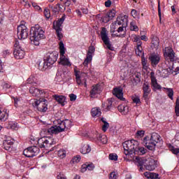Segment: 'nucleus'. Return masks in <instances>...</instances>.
Instances as JSON below:
<instances>
[{"label": "nucleus", "instance_id": "32", "mask_svg": "<svg viewBox=\"0 0 179 179\" xmlns=\"http://www.w3.org/2000/svg\"><path fill=\"white\" fill-rule=\"evenodd\" d=\"M146 152H148V150L145 149V148H143V147L139 148V145H138L136 148V150L134 151V155H145V153H146Z\"/></svg>", "mask_w": 179, "mask_h": 179}, {"label": "nucleus", "instance_id": "29", "mask_svg": "<svg viewBox=\"0 0 179 179\" xmlns=\"http://www.w3.org/2000/svg\"><path fill=\"white\" fill-rule=\"evenodd\" d=\"M145 177L147 178H151V179H160V177L158 173H152V172H145L144 173Z\"/></svg>", "mask_w": 179, "mask_h": 179}, {"label": "nucleus", "instance_id": "20", "mask_svg": "<svg viewBox=\"0 0 179 179\" xmlns=\"http://www.w3.org/2000/svg\"><path fill=\"white\" fill-rule=\"evenodd\" d=\"M38 68L39 71H44L46 69H48V68H50V66L48 65V63H47V61L45 59L43 60H39L38 62Z\"/></svg>", "mask_w": 179, "mask_h": 179}, {"label": "nucleus", "instance_id": "17", "mask_svg": "<svg viewBox=\"0 0 179 179\" xmlns=\"http://www.w3.org/2000/svg\"><path fill=\"white\" fill-rule=\"evenodd\" d=\"M173 67H168L167 69H164L162 71L158 70L157 73H159L161 78H168L171 73H173Z\"/></svg>", "mask_w": 179, "mask_h": 179}, {"label": "nucleus", "instance_id": "33", "mask_svg": "<svg viewBox=\"0 0 179 179\" xmlns=\"http://www.w3.org/2000/svg\"><path fill=\"white\" fill-rule=\"evenodd\" d=\"M92 117H100L101 115V110L100 108H93L91 110Z\"/></svg>", "mask_w": 179, "mask_h": 179}, {"label": "nucleus", "instance_id": "3", "mask_svg": "<svg viewBox=\"0 0 179 179\" xmlns=\"http://www.w3.org/2000/svg\"><path fill=\"white\" fill-rule=\"evenodd\" d=\"M69 124H71V121L69 120H66L64 121L59 120L58 126L51 127L48 129V132L50 135H57V134H59V132H64L65 129H68V128H69Z\"/></svg>", "mask_w": 179, "mask_h": 179}, {"label": "nucleus", "instance_id": "43", "mask_svg": "<svg viewBox=\"0 0 179 179\" xmlns=\"http://www.w3.org/2000/svg\"><path fill=\"white\" fill-rule=\"evenodd\" d=\"M7 128H8L9 129H16V128H17V123L10 122L8 124Z\"/></svg>", "mask_w": 179, "mask_h": 179}, {"label": "nucleus", "instance_id": "48", "mask_svg": "<svg viewBox=\"0 0 179 179\" xmlns=\"http://www.w3.org/2000/svg\"><path fill=\"white\" fill-rule=\"evenodd\" d=\"M136 159L138 163V166H143V164H147L146 162H148V159H146L136 158Z\"/></svg>", "mask_w": 179, "mask_h": 179}, {"label": "nucleus", "instance_id": "39", "mask_svg": "<svg viewBox=\"0 0 179 179\" xmlns=\"http://www.w3.org/2000/svg\"><path fill=\"white\" fill-rule=\"evenodd\" d=\"M11 99L13 100L14 107L17 108V107H19L20 105V98L12 96Z\"/></svg>", "mask_w": 179, "mask_h": 179}, {"label": "nucleus", "instance_id": "53", "mask_svg": "<svg viewBox=\"0 0 179 179\" xmlns=\"http://www.w3.org/2000/svg\"><path fill=\"white\" fill-rule=\"evenodd\" d=\"M143 49L142 48H136V54L138 57H141V55H143Z\"/></svg>", "mask_w": 179, "mask_h": 179}, {"label": "nucleus", "instance_id": "2", "mask_svg": "<svg viewBox=\"0 0 179 179\" xmlns=\"http://www.w3.org/2000/svg\"><path fill=\"white\" fill-rule=\"evenodd\" d=\"M160 135L157 133H152L150 136H145L142 141V145L145 146L148 150H155L156 144L160 142Z\"/></svg>", "mask_w": 179, "mask_h": 179}, {"label": "nucleus", "instance_id": "56", "mask_svg": "<svg viewBox=\"0 0 179 179\" xmlns=\"http://www.w3.org/2000/svg\"><path fill=\"white\" fill-rule=\"evenodd\" d=\"M131 16L134 17V19H136V17H139V13L135 9L131 10Z\"/></svg>", "mask_w": 179, "mask_h": 179}, {"label": "nucleus", "instance_id": "16", "mask_svg": "<svg viewBox=\"0 0 179 179\" xmlns=\"http://www.w3.org/2000/svg\"><path fill=\"white\" fill-rule=\"evenodd\" d=\"M115 24L118 26L127 27L128 24V15H120L117 17Z\"/></svg>", "mask_w": 179, "mask_h": 179}, {"label": "nucleus", "instance_id": "61", "mask_svg": "<svg viewBox=\"0 0 179 179\" xmlns=\"http://www.w3.org/2000/svg\"><path fill=\"white\" fill-rule=\"evenodd\" d=\"M145 135V131L140 130L136 132V136H140V138H142Z\"/></svg>", "mask_w": 179, "mask_h": 179}, {"label": "nucleus", "instance_id": "7", "mask_svg": "<svg viewBox=\"0 0 179 179\" xmlns=\"http://www.w3.org/2000/svg\"><path fill=\"white\" fill-rule=\"evenodd\" d=\"M40 153V148L36 145L30 146L24 150L23 155L26 157L31 158L37 156Z\"/></svg>", "mask_w": 179, "mask_h": 179}, {"label": "nucleus", "instance_id": "51", "mask_svg": "<svg viewBox=\"0 0 179 179\" xmlns=\"http://www.w3.org/2000/svg\"><path fill=\"white\" fill-rule=\"evenodd\" d=\"M141 64H142L143 69H148V60H146V59H145V57H142Z\"/></svg>", "mask_w": 179, "mask_h": 179}, {"label": "nucleus", "instance_id": "31", "mask_svg": "<svg viewBox=\"0 0 179 179\" xmlns=\"http://www.w3.org/2000/svg\"><path fill=\"white\" fill-rule=\"evenodd\" d=\"M92 151V148H90V145L86 144L84 145L81 148H80V153L83 155H87V153H90Z\"/></svg>", "mask_w": 179, "mask_h": 179}, {"label": "nucleus", "instance_id": "19", "mask_svg": "<svg viewBox=\"0 0 179 179\" xmlns=\"http://www.w3.org/2000/svg\"><path fill=\"white\" fill-rule=\"evenodd\" d=\"M29 93L31 94L34 97H40L43 93V90L36 88L35 87H31L29 88Z\"/></svg>", "mask_w": 179, "mask_h": 179}, {"label": "nucleus", "instance_id": "12", "mask_svg": "<svg viewBox=\"0 0 179 179\" xmlns=\"http://www.w3.org/2000/svg\"><path fill=\"white\" fill-rule=\"evenodd\" d=\"M150 78L152 90H154V92H156V90H161L162 86L157 83V79H156V77L155 76V72L152 71L150 73Z\"/></svg>", "mask_w": 179, "mask_h": 179}, {"label": "nucleus", "instance_id": "57", "mask_svg": "<svg viewBox=\"0 0 179 179\" xmlns=\"http://www.w3.org/2000/svg\"><path fill=\"white\" fill-rule=\"evenodd\" d=\"M133 82H134V83H139L141 82V75H135V78L133 79Z\"/></svg>", "mask_w": 179, "mask_h": 179}, {"label": "nucleus", "instance_id": "47", "mask_svg": "<svg viewBox=\"0 0 179 179\" xmlns=\"http://www.w3.org/2000/svg\"><path fill=\"white\" fill-rule=\"evenodd\" d=\"M6 117V112L2 111V108H0V121H5Z\"/></svg>", "mask_w": 179, "mask_h": 179}, {"label": "nucleus", "instance_id": "46", "mask_svg": "<svg viewBox=\"0 0 179 179\" xmlns=\"http://www.w3.org/2000/svg\"><path fill=\"white\" fill-rule=\"evenodd\" d=\"M169 149L173 155H179V148H176L174 146L170 145Z\"/></svg>", "mask_w": 179, "mask_h": 179}, {"label": "nucleus", "instance_id": "4", "mask_svg": "<svg viewBox=\"0 0 179 179\" xmlns=\"http://www.w3.org/2000/svg\"><path fill=\"white\" fill-rule=\"evenodd\" d=\"M138 143L135 140L127 141L122 143L124 155L126 156H131L135 154V150L138 148Z\"/></svg>", "mask_w": 179, "mask_h": 179}, {"label": "nucleus", "instance_id": "22", "mask_svg": "<svg viewBox=\"0 0 179 179\" xmlns=\"http://www.w3.org/2000/svg\"><path fill=\"white\" fill-rule=\"evenodd\" d=\"M151 39V48H152V50H157V48H159V45H160V40L156 36H152Z\"/></svg>", "mask_w": 179, "mask_h": 179}, {"label": "nucleus", "instance_id": "38", "mask_svg": "<svg viewBox=\"0 0 179 179\" xmlns=\"http://www.w3.org/2000/svg\"><path fill=\"white\" fill-rule=\"evenodd\" d=\"M50 8L52 9V12L55 13V15H58L59 13V10H61V8H59V3H57L55 6H50Z\"/></svg>", "mask_w": 179, "mask_h": 179}, {"label": "nucleus", "instance_id": "28", "mask_svg": "<svg viewBox=\"0 0 179 179\" xmlns=\"http://www.w3.org/2000/svg\"><path fill=\"white\" fill-rule=\"evenodd\" d=\"M102 108H103V111H110L113 108V101L108 99L106 103H102Z\"/></svg>", "mask_w": 179, "mask_h": 179}, {"label": "nucleus", "instance_id": "30", "mask_svg": "<svg viewBox=\"0 0 179 179\" xmlns=\"http://www.w3.org/2000/svg\"><path fill=\"white\" fill-rule=\"evenodd\" d=\"M53 98L59 104H62L64 106V103H65L66 98L63 95H53Z\"/></svg>", "mask_w": 179, "mask_h": 179}, {"label": "nucleus", "instance_id": "18", "mask_svg": "<svg viewBox=\"0 0 179 179\" xmlns=\"http://www.w3.org/2000/svg\"><path fill=\"white\" fill-rule=\"evenodd\" d=\"M115 10L113 9L110 12L107 13L106 15L102 18L104 23H108L110 20H113L115 17Z\"/></svg>", "mask_w": 179, "mask_h": 179}, {"label": "nucleus", "instance_id": "8", "mask_svg": "<svg viewBox=\"0 0 179 179\" xmlns=\"http://www.w3.org/2000/svg\"><path fill=\"white\" fill-rule=\"evenodd\" d=\"M17 36L19 40L27 38L29 36V29L24 24H20L17 27Z\"/></svg>", "mask_w": 179, "mask_h": 179}, {"label": "nucleus", "instance_id": "58", "mask_svg": "<svg viewBox=\"0 0 179 179\" xmlns=\"http://www.w3.org/2000/svg\"><path fill=\"white\" fill-rule=\"evenodd\" d=\"M109 127H110V124H108V122H104L103 125L102 127V131H103V132H106L108 128Z\"/></svg>", "mask_w": 179, "mask_h": 179}, {"label": "nucleus", "instance_id": "14", "mask_svg": "<svg viewBox=\"0 0 179 179\" xmlns=\"http://www.w3.org/2000/svg\"><path fill=\"white\" fill-rule=\"evenodd\" d=\"M143 98L144 99V100H149V94H150V92H152L149 83L145 82L143 83Z\"/></svg>", "mask_w": 179, "mask_h": 179}, {"label": "nucleus", "instance_id": "26", "mask_svg": "<svg viewBox=\"0 0 179 179\" xmlns=\"http://www.w3.org/2000/svg\"><path fill=\"white\" fill-rule=\"evenodd\" d=\"M59 64L63 65L64 66H71V62L68 58L65 57V55H60V62Z\"/></svg>", "mask_w": 179, "mask_h": 179}, {"label": "nucleus", "instance_id": "52", "mask_svg": "<svg viewBox=\"0 0 179 179\" xmlns=\"http://www.w3.org/2000/svg\"><path fill=\"white\" fill-rule=\"evenodd\" d=\"M94 51H95L94 46H90L87 54V57H88V55H90L91 57H93L92 55V54H93V52H94Z\"/></svg>", "mask_w": 179, "mask_h": 179}, {"label": "nucleus", "instance_id": "49", "mask_svg": "<svg viewBox=\"0 0 179 179\" xmlns=\"http://www.w3.org/2000/svg\"><path fill=\"white\" fill-rule=\"evenodd\" d=\"M75 75L78 85H82V80H80V76H79V71H75Z\"/></svg>", "mask_w": 179, "mask_h": 179}, {"label": "nucleus", "instance_id": "45", "mask_svg": "<svg viewBox=\"0 0 179 179\" xmlns=\"http://www.w3.org/2000/svg\"><path fill=\"white\" fill-rule=\"evenodd\" d=\"M57 155L60 159H64L66 157V151L60 150L58 151Z\"/></svg>", "mask_w": 179, "mask_h": 179}, {"label": "nucleus", "instance_id": "6", "mask_svg": "<svg viewBox=\"0 0 179 179\" xmlns=\"http://www.w3.org/2000/svg\"><path fill=\"white\" fill-rule=\"evenodd\" d=\"M101 38L108 50L114 51V47H113L110 43V38H108V34L107 33V29H106V27H102L101 29Z\"/></svg>", "mask_w": 179, "mask_h": 179}, {"label": "nucleus", "instance_id": "35", "mask_svg": "<svg viewBox=\"0 0 179 179\" xmlns=\"http://www.w3.org/2000/svg\"><path fill=\"white\" fill-rule=\"evenodd\" d=\"M27 83L28 85H32V86H34L35 85H37V78L34 77V76H31L27 80Z\"/></svg>", "mask_w": 179, "mask_h": 179}, {"label": "nucleus", "instance_id": "42", "mask_svg": "<svg viewBox=\"0 0 179 179\" xmlns=\"http://www.w3.org/2000/svg\"><path fill=\"white\" fill-rule=\"evenodd\" d=\"M130 30L131 31H139V28L135 25V22H132L130 23Z\"/></svg>", "mask_w": 179, "mask_h": 179}, {"label": "nucleus", "instance_id": "59", "mask_svg": "<svg viewBox=\"0 0 179 179\" xmlns=\"http://www.w3.org/2000/svg\"><path fill=\"white\" fill-rule=\"evenodd\" d=\"M128 113H129V107H128V106L124 105L123 108V112L122 114H123L124 115H127Z\"/></svg>", "mask_w": 179, "mask_h": 179}, {"label": "nucleus", "instance_id": "36", "mask_svg": "<svg viewBox=\"0 0 179 179\" xmlns=\"http://www.w3.org/2000/svg\"><path fill=\"white\" fill-rule=\"evenodd\" d=\"M92 59H93V56H91L90 55L87 56L86 59L83 63V65L84 66V69H87L89 63L92 62Z\"/></svg>", "mask_w": 179, "mask_h": 179}, {"label": "nucleus", "instance_id": "15", "mask_svg": "<svg viewBox=\"0 0 179 179\" xmlns=\"http://www.w3.org/2000/svg\"><path fill=\"white\" fill-rule=\"evenodd\" d=\"M122 87H117L113 89V94L115 96V97L118 98L119 100L122 101H125V98H124V92H122Z\"/></svg>", "mask_w": 179, "mask_h": 179}, {"label": "nucleus", "instance_id": "1", "mask_svg": "<svg viewBox=\"0 0 179 179\" xmlns=\"http://www.w3.org/2000/svg\"><path fill=\"white\" fill-rule=\"evenodd\" d=\"M44 33V30L40 25L36 24L34 27H31L30 29V40L31 44L40 45V40L45 38Z\"/></svg>", "mask_w": 179, "mask_h": 179}, {"label": "nucleus", "instance_id": "40", "mask_svg": "<svg viewBox=\"0 0 179 179\" xmlns=\"http://www.w3.org/2000/svg\"><path fill=\"white\" fill-rule=\"evenodd\" d=\"M98 141H100L101 143L106 145V143H107V136L106 135H99Z\"/></svg>", "mask_w": 179, "mask_h": 179}, {"label": "nucleus", "instance_id": "41", "mask_svg": "<svg viewBox=\"0 0 179 179\" xmlns=\"http://www.w3.org/2000/svg\"><path fill=\"white\" fill-rule=\"evenodd\" d=\"M60 55H65V45L64 42L60 41L59 43Z\"/></svg>", "mask_w": 179, "mask_h": 179}, {"label": "nucleus", "instance_id": "10", "mask_svg": "<svg viewBox=\"0 0 179 179\" xmlns=\"http://www.w3.org/2000/svg\"><path fill=\"white\" fill-rule=\"evenodd\" d=\"M57 143V141H55L54 139L52 140H48L47 138L43 137L38 140V145L39 148H48L49 146H52V145H55Z\"/></svg>", "mask_w": 179, "mask_h": 179}, {"label": "nucleus", "instance_id": "27", "mask_svg": "<svg viewBox=\"0 0 179 179\" xmlns=\"http://www.w3.org/2000/svg\"><path fill=\"white\" fill-rule=\"evenodd\" d=\"M101 90H100V85H96L92 86V89L90 91L91 97H94L96 94H99L101 93Z\"/></svg>", "mask_w": 179, "mask_h": 179}, {"label": "nucleus", "instance_id": "64", "mask_svg": "<svg viewBox=\"0 0 179 179\" xmlns=\"http://www.w3.org/2000/svg\"><path fill=\"white\" fill-rule=\"evenodd\" d=\"M70 101H75L76 100V95L75 94H69Z\"/></svg>", "mask_w": 179, "mask_h": 179}, {"label": "nucleus", "instance_id": "34", "mask_svg": "<svg viewBox=\"0 0 179 179\" xmlns=\"http://www.w3.org/2000/svg\"><path fill=\"white\" fill-rule=\"evenodd\" d=\"M83 171H86V170H89V171H92L94 170V164H85L82 166Z\"/></svg>", "mask_w": 179, "mask_h": 179}, {"label": "nucleus", "instance_id": "25", "mask_svg": "<svg viewBox=\"0 0 179 179\" xmlns=\"http://www.w3.org/2000/svg\"><path fill=\"white\" fill-rule=\"evenodd\" d=\"M65 21V15H64L60 19H59L56 23L53 22V29H62L61 28V26H62V24Z\"/></svg>", "mask_w": 179, "mask_h": 179}, {"label": "nucleus", "instance_id": "5", "mask_svg": "<svg viewBox=\"0 0 179 179\" xmlns=\"http://www.w3.org/2000/svg\"><path fill=\"white\" fill-rule=\"evenodd\" d=\"M32 106L36 107L38 111L45 113L48 110V101L44 98H41L38 100L34 99Z\"/></svg>", "mask_w": 179, "mask_h": 179}, {"label": "nucleus", "instance_id": "50", "mask_svg": "<svg viewBox=\"0 0 179 179\" xmlns=\"http://www.w3.org/2000/svg\"><path fill=\"white\" fill-rule=\"evenodd\" d=\"M80 155H76L71 160V163H73L74 164L75 163H79V162H80Z\"/></svg>", "mask_w": 179, "mask_h": 179}, {"label": "nucleus", "instance_id": "11", "mask_svg": "<svg viewBox=\"0 0 179 179\" xmlns=\"http://www.w3.org/2000/svg\"><path fill=\"white\" fill-rule=\"evenodd\" d=\"M148 59L151 64V66L153 68H156V66H157V65H159V63L160 62V55L155 53L151 54L149 56Z\"/></svg>", "mask_w": 179, "mask_h": 179}, {"label": "nucleus", "instance_id": "44", "mask_svg": "<svg viewBox=\"0 0 179 179\" xmlns=\"http://www.w3.org/2000/svg\"><path fill=\"white\" fill-rule=\"evenodd\" d=\"M56 30V34L57 36L58 40H62V37H64V35L62 34V29H55Z\"/></svg>", "mask_w": 179, "mask_h": 179}, {"label": "nucleus", "instance_id": "23", "mask_svg": "<svg viewBox=\"0 0 179 179\" xmlns=\"http://www.w3.org/2000/svg\"><path fill=\"white\" fill-rule=\"evenodd\" d=\"M165 57H168L171 61H174V58L176 57V52L171 48H167L166 52L164 54Z\"/></svg>", "mask_w": 179, "mask_h": 179}, {"label": "nucleus", "instance_id": "24", "mask_svg": "<svg viewBox=\"0 0 179 179\" xmlns=\"http://www.w3.org/2000/svg\"><path fill=\"white\" fill-rule=\"evenodd\" d=\"M13 140H5L3 143V148L10 152L13 148Z\"/></svg>", "mask_w": 179, "mask_h": 179}, {"label": "nucleus", "instance_id": "37", "mask_svg": "<svg viewBox=\"0 0 179 179\" xmlns=\"http://www.w3.org/2000/svg\"><path fill=\"white\" fill-rule=\"evenodd\" d=\"M164 89L166 90V94L168 97H169L171 100H174V98L173 97V96H174V90H173V88L164 87Z\"/></svg>", "mask_w": 179, "mask_h": 179}, {"label": "nucleus", "instance_id": "54", "mask_svg": "<svg viewBox=\"0 0 179 179\" xmlns=\"http://www.w3.org/2000/svg\"><path fill=\"white\" fill-rule=\"evenodd\" d=\"M44 15H45L46 19H50V17H51V13L50 12V9L45 8Z\"/></svg>", "mask_w": 179, "mask_h": 179}, {"label": "nucleus", "instance_id": "55", "mask_svg": "<svg viewBox=\"0 0 179 179\" xmlns=\"http://www.w3.org/2000/svg\"><path fill=\"white\" fill-rule=\"evenodd\" d=\"M109 159L110 160H114L115 162H117V160H118V156L117 154H110Z\"/></svg>", "mask_w": 179, "mask_h": 179}, {"label": "nucleus", "instance_id": "63", "mask_svg": "<svg viewBox=\"0 0 179 179\" xmlns=\"http://www.w3.org/2000/svg\"><path fill=\"white\" fill-rule=\"evenodd\" d=\"M109 179H117V173L114 171L110 173Z\"/></svg>", "mask_w": 179, "mask_h": 179}, {"label": "nucleus", "instance_id": "62", "mask_svg": "<svg viewBox=\"0 0 179 179\" xmlns=\"http://www.w3.org/2000/svg\"><path fill=\"white\" fill-rule=\"evenodd\" d=\"M133 101L136 103V104H139L141 103V99H139V97L136 96V97H133L132 98Z\"/></svg>", "mask_w": 179, "mask_h": 179}, {"label": "nucleus", "instance_id": "21", "mask_svg": "<svg viewBox=\"0 0 179 179\" xmlns=\"http://www.w3.org/2000/svg\"><path fill=\"white\" fill-rule=\"evenodd\" d=\"M13 55L16 59H22V58H24V50L14 48Z\"/></svg>", "mask_w": 179, "mask_h": 179}, {"label": "nucleus", "instance_id": "60", "mask_svg": "<svg viewBox=\"0 0 179 179\" xmlns=\"http://www.w3.org/2000/svg\"><path fill=\"white\" fill-rule=\"evenodd\" d=\"M133 41L134 43H138V41H141V36H137V35H133Z\"/></svg>", "mask_w": 179, "mask_h": 179}, {"label": "nucleus", "instance_id": "9", "mask_svg": "<svg viewBox=\"0 0 179 179\" xmlns=\"http://www.w3.org/2000/svg\"><path fill=\"white\" fill-rule=\"evenodd\" d=\"M58 55L59 54L57 51L47 53L46 57H45V60H46V62L50 68H51V66L54 65V64L57 62V60L58 59Z\"/></svg>", "mask_w": 179, "mask_h": 179}, {"label": "nucleus", "instance_id": "13", "mask_svg": "<svg viewBox=\"0 0 179 179\" xmlns=\"http://www.w3.org/2000/svg\"><path fill=\"white\" fill-rule=\"evenodd\" d=\"M148 163L144 165L146 170H148V171H153V170H156V168L157 167V161L150 158L147 159Z\"/></svg>", "mask_w": 179, "mask_h": 179}]
</instances>
